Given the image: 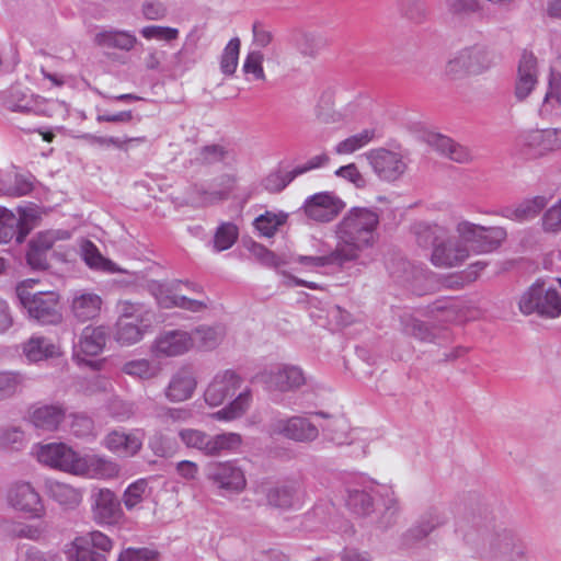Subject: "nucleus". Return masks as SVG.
Instances as JSON below:
<instances>
[{
	"mask_svg": "<svg viewBox=\"0 0 561 561\" xmlns=\"http://www.w3.org/2000/svg\"><path fill=\"white\" fill-rule=\"evenodd\" d=\"M118 474L119 466L116 462L96 454H79L75 476L108 480L117 478Z\"/></svg>",
	"mask_w": 561,
	"mask_h": 561,
	"instance_id": "nucleus-20",
	"label": "nucleus"
},
{
	"mask_svg": "<svg viewBox=\"0 0 561 561\" xmlns=\"http://www.w3.org/2000/svg\"><path fill=\"white\" fill-rule=\"evenodd\" d=\"M375 138L376 129L365 128L336 142L333 147V151L337 156H351L367 147Z\"/></svg>",
	"mask_w": 561,
	"mask_h": 561,
	"instance_id": "nucleus-36",
	"label": "nucleus"
},
{
	"mask_svg": "<svg viewBox=\"0 0 561 561\" xmlns=\"http://www.w3.org/2000/svg\"><path fill=\"white\" fill-rule=\"evenodd\" d=\"M538 81V60L530 50H523L517 64L515 96L523 101L529 96Z\"/></svg>",
	"mask_w": 561,
	"mask_h": 561,
	"instance_id": "nucleus-22",
	"label": "nucleus"
},
{
	"mask_svg": "<svg viewBox=\"0 0 561 561\" xmlns=\"http://www.w3.org/2000/svg\"><path fill=\"white\" fill-rule=\"evenodd\" d=\"M151 489L147 479H138L129 484L123 494V503L128 511L138 507L144 500L149 497Z\"/></svg>",
	"mask_w": 561,
	"mask_h": 561,
	"instance_id": "nucleus-45",
	"label": "nucleus"
},
{
	"mask_svg": "<svg viewBox=\"0 0 561 561\" xmlns=\"http://www.w3.org/2000/svg\"><path fill=\"white\" fill-rule=\"evenodd\" d=\"M243 379L234 370L218 371L204 391V400L209 407H219L241 388Z\"/></svg>",
	"mask_w": 561,
	"mask_h": 561,
	"instance_id": "nucleus-18",
	"label": "nucleus"
},
{
	"mask_svg": "<svg viewBox=\"0 0 561 561\" xmlns=\"http://www.w3.org/2000/svg\"><path fill=\"white\" fill-rule=\"evenodd\" d=\"M34 454L41 463L75 474L79 454L68 445L64 443L37 445Z\"/></svg>",
	"mask_w": 561,
	"mask_h": 561,
	"instance_id": "nucleus-16",
	"label": "nucleus"
},
{
	"mask_svg": "<svg viewBox=\"0 0 561 561\" xmlns=\"http://www.w3.org/2000/svg\"><path fill=\"white\" fill-rule=\"evenodd\" d=\"M194 347L192 334L184 330H169L159 333L150 345V354L157 359L178 357Z\"/></svg>",
	"mask_w": 561,
	"mask_h": 561,
	"instance_id": "nucleus-12",
	"label": "nucleus"
},
{
	"mask_svg": "<svg viewBox=\"0 0 561 561\" xmlns=\"http://www.w3.org/2000/svg\"><path fill=\"white\" fill-rule=\"evenodd\" d=\"M38 280L28 278L18 284L15 291L20 304L30 318L41 324H57L61 321L60 296L55 290H35Z\"/></svg>",
	"mask_w": 561,
	"mask_h": 561,
	"instance_id": "nucleus-3",
	"label": "nucleus"
},
{
	"mask_svg": "<svg viewBox=\"0 0 561 561\" xmlns=\"http://www.w3.org/2000/svg\"><path fill=\"white\" fill-rule=\"evenodd\" d=\"M65 419V411L59 405L36 407L31 413V422L44 431H55Z\"/></svg>",
	"mask_w": 561,
	"mask_h": 561,
	"instance_id": "nucleus-33",
	"label": "nucleus"
},
{
	"mask_svg": "<svg viewBox=\"0 0 561 561\" xmlns=\"http://www.w3.org/2000/svg\"><path fill=\"white\" fill-rule=\"evenodd\" d=\"M46 490L54 501L65 507H76L82 500V492L79 489L57 480H48Z\"/></svg>",
	"mask_w": 561,
	"mask_h": 561,
	"instance_id": "nucleus-34",
	"label": "nucleus"
},
{
	"mask_svg": "<svg viewBox=\"0 0 561 561\" xmlns=\"http://www.w3.org/2000/svg\"><path fill=\"white\" fill-rule=\"evenodd\" d=\"M179 438L182 444L207 457H218L237 453L242 443V436L234 432H225L210 435L205 431L186 427L179 431Z\"/></svg>",
	"mask_w": 561,
	"mask_h": 561,
	"instance_id": "nucleus-4",
	"label": "nucleus"
},
{
	"mask_svg": "<svg viewBox=\"0 0 561 561\" xmlns=\"http://www.w3.org/2000/svg\"><path fill=\"white\" fill-rule=\"evenodd\" d=\"M549 202L550 197L546 195L527 197L511 207H506L503 210V216L513 221H529L535 219Z\"/></svg>",
	"mask_w": 561,
	"mask_h": 561,
	"instance_id": "nucleus-29",
	"label": "nucleus"
},
{
	"mask_svg": "<svg viewBox=\"0 0 561 561\" xmlns=\"http://www.w3.org/2000/svg\"><path fill=\"white\" fill-rule=\"evenodd\" d=\"M92 513L96 523L102 525L116 524L123 517L121 503L108 489H100L93 495Z\"/></svg>",
	"mask_w": 561,
	"mask_h": 561,
	"instance_id": "nucleus-23",
	"label": "nucleus"
},
{
	"mask_svg": "<svg viewBox=\"0 0 561 561\" xmlns=\"http://www.w3.org/2000/svg\"><path fill=\"white\" fill-rule=\"evenodd\" d=\"M123 371L131 377L148 380L158 376L159 368L150 360L140 358L125 363L123 366Z\"/></svg>",
	"mask_w": 561,
	"mask_h": 561,
	"instance_id": "nucleus-50",
	"label": "nucleus"
},
{
	"mask_svg": "<svg viewBox=\"0 0 561 561\" xmlns=\"http://www.w3.org/2000/svg\"><path fill=\"white\" fill-rule=\"evenodd\" d=\"M239 229L237 225L230 221L221 222L215 230L211 240V249L214 252H222L229 250L237 242Z\"/></svg>",
	"mask_w": 561,
	"mask_h": 561,
	"instance_id": "nucleus-43",
	"label": "nucleus"
},
{
	"mask_svg": "<svg viewBox=\"0 0 561 561\" xmlns=\"http://www.w3.org/2000/svg\"><path fill=\"white\" fill-rule=\"evenodd\" d=\"M145 434L141 430L131 432L113 431L104 439V446L112 453L124 457H133L142 447Z\"/></svg>",
	"mask_w": 561,
	"mask_h": 561,
	"instance_id": "nucleus-26",
	"label": "nucleus"
},
{
	"mask_svg": "<svg viewBox=\"0 0 561 561\" xmlns=\"http://www.w3.org/2000/svg\"><path fill=\"white\" fill-rule=\"evenodd\" d=\"M196 65L194 53L185 46L173 53L164 62V75L172 79L182 78Z\"/></svg>",
	"mask_w": 561,
	"mask_h": 561,
	"instance_id": "nucleus-35",
	"label": "nucleus"
},
{
	"mask_svg": "<svg viewBox=\"0 0 561 561\" xmlns=\"http://www.w3.org/2000/svg\"><path fill=\"white\" fill-rule=\"evenodd\" d=\"M197 386L195 370L190 366H181L171 374L163 394L171 403L185 402L194 397Z\"/></svg>",
	"mask_w": 561,
	"mask_h": 561,
	"instance_id": "nucleus-17",
	"label": "nucleus"
},
{
	"mask_svg": "<svg viewBox=\"0 0 561 561\" xmlns=\"http://www.w3.org/2000/svg\"><path fill=\"white\" fill-rule=\"evenodd\" d=\"M18 217L19 234L18 242H23L26 234L37 225L41 219V211L35 206L20 207Z\"/></svg>",
	"mask_w": 561,
	"mask_h": 561,
	"instance_id": "nucleus-49",
	"label": "nucleus"
},
{
	"mask_svg": "<svg viewBox=\"0 0 561 561\" xmlns=\"http://www.w3.org/2000/svg\"><path fill=\"white\" fill-rule=\"evenodd\" d=\"M455 231L465 238H469L470 245L476 247L478 253H489L496 250L507 237L503 227H484L469 220L458 221Z\"/></svg>",
	"mask_w": 561,
	"mask_h": 561,
	"instance_id": "nucleus-9",
	"label": "nucleus"
},
{
	"mask_svg": "<svg viewBox=\"0 0 561 561\" xmlns=\"http://www.w3.org/2000/svg\"><path fill=\"white\" fill-rule=\"evenodd\" d=\"M113 541L101 531H91L75 538L66 549L69 561H106Z\"/></svg>",
	"mask_w": 561,
	"mask_h": 561,
	"instance_id": "nucleus-6",
	"label": "nucleus"
},
{
	"mask_svg": "<svg viewBox=\"0 0 561 561\" xmlns=\"http://www.w3.org/2000/svg\"><path fill=\"white\" fill-rule=\"evenodd\" d=\"M443 523L444 518L436 510H434L422 516L413 531H415L416 537H425Z\"/></svg>",
	"mask_w": 561,
	"mask_h": 561,
	"instance_id": "nucleus-62",
	"label": "nucleus"
},
{
	"mask_svg": "<svg viewBox=\"0 0 561 561\" xmlns=\"http://www.w3.org/2000/svg\"><path fill=\"white\" fill-rule=\"evenodd\" d=\"M296 176V170L293 169L288 172H272L263 180V186L271 193L283 191Z\"/></svg>",
	"mask_w": 561,
	"mask_h": 561,
	"instance_id": "nucleus-57",
	"label": "nucleus"
},
{
	"mask_svg": "<svg viewBox=\"0 0 561 561\" xmlns=\"http://www.w3.org/2000/svg\"><path fill=\"white\" fill-rule=\"evenodd\" d=\"M288 219V214L285 211H265L254 219L255 229L263 237L271 238L273 237L278 228L283 226Z\"/></svg>",
	"mask_w": 561,
	"mask_h": 561,
	"instance_id": "nucleus-44",
	"label": "nucleus"
},
{
	"mask_svg": "<svg viewBox=\"0 0 561 561\" xmlns=\"http://www.w3.org/2000/svg\"><path fill=\"white\" fill-rule=\"evenodd\" d=\"M119 318L140 324H149L151 311L144 304L122 300L118 302Z\"/></svg>",
	"mask_w": 561,
	"mask_h": 561,
	"instance_id": "nucleus-46",
	"label": "nucleus"
},
{
	"mask_svg": "<svg viewBox=\"0 0 561 561\" xmlns=\"http://www.w3.org/2000/svg\"><path fill=\"white\" fill-rule=\"evenodd\" d=\"M503 541V552L499 561H529L522 542L511 535H505Z\"/></svg>",
	"mask_w": 561,
	"mask_h": 561,
	"instance_id": "nucleus-56",
	"label": "nucleus"
},
{
	"mask_svg": "<svg viewBox=\"0 0 561 561\" xmlns=\"http://www.w3.org/2000/svg\"><path fill=\"white\" fill-rule=\"evenodd\" d=\"M366 159L376 176L383 182L399 180L407 170L403 156L398 151L377 148L366 153Z\"/></svg>",
	"mask_w": 561,
	"mask_h": 561,
	"instance_id": "nucleus-10",
	"label": "nucleus"
},
{
	"mask_svg": "<svg viewBox=\"0 0 561 561\" xmlns=\"http://www.w3.org/2000/svg\"><path fill=\"white\" fill-rule=\"evenodd\" d=\"M346 204L335 193L323 191L308 196L301 210L311 220L317 222H329L335 219Z\"/></svg>",
	"mask_w": 561,
	"mask_h": 561,
	"instance_id": "nucleus-11",
	"label": "nucleus"
},
{
	"mask_svg": "<svg viewBox=\"0 0 561 561\" xmlns=\"http://www.w3.org/2000/svg\"><path fill=\"white\" fill-rule=\"evenodd\" d=\"M266 504L280 511L301 510L307 501V494L298 482H285L268 486L265 490Z\"/></svg>",
	"mask_w": 561,
	"mask_h": 561,
	"instance_id": "nucleus-15",
	"label": "nucleus"
},
{
	"mask_svg": "<svg viewBox=\"0 0 561 561\" xmlns=\"http://www.w3.org/2000/svg\"><path fill=\"white\" fill-rule=\"evenodd\" d=\"M71 233L65 229H49L38 232L31 241L33 247L46 252L50 250L57 242L70 239Z\"/></svg>",
	"mask_w": 561,
	"mask_h": 561,
	"instance_id": "nucleus-52",
	"label": "nucleus"
},
{
	"mask_svg": "<svg viewBox=\"0 0 561 561\" xmlns=\"http://www.w3.org/2000/svg\"><path fill=\"white\" fill-rule=\"evenodd\" d=\"M158 304L162 308L178 307L192 312H199L207 308L208 299L188 298L180 294H170L168 289L161 288L156 295Z\"/></svg>",
	"mask_w": 561,
	"mask_h": 561,
	"instance_id": "nucleus-32",
	"label": "nucleus"
},
{
	"mask_svg": "<svg viewBox=\"0 0 561 561\" xmlns=\"http://www.w3.org/2000/svg\"><path fill=\"white\" fill-rule=\"evenodd\" d=\"M194 346L198 350L210 351L216 348L225 336V331L220 327H198L192 332Z\"/></svg>",
	"mask_w": 561,
	"mask_h": 561,
	"instance_id": "nucleus-39",
	"label": "nucleus"
},
{
	"mask_svg": "<svg viewBox=\"0 0 561 561\" xmlns=\"http://www.w3.org/2000/svg\"><path fill=\"white\" fill-rule=\"evenodd\" d=\"M149 324H140L125 319H118L114 337L122 345H131L139 342Z\"/></svg>",
	"mask_w": 561,
	"mask_h": 561,
	"instance_id": "nucleus-40",
	"label": "nucleus"
},
{
	"mask_svg": "<svg viewBox=\"0 0 561 561\" xmlns=\"http://www.w3.org/2000/svg\"><path fill=\"white\" fill-rule=\"evenodd\" d=\"M24 385V377L19 371H0V401L9 399L20 392Z\"/></svg>",
	"mask_w": 561,
	"mask_h": 561,
	"instance_id": "nucleus-51",
	"label": "nucleus"
},
{
	"mask_svg": "<svg viewBox=\"0 0 561 561\" xmlns=\"http://www.w3.org/2000/svg\"><path fill=\"white\" fill-rule=\"evenodd\" d=\"M439 228L436 225L425 222L416 224L414 232L420 242H426L433 238V249L431 253V263L439 268H454L461 266L467 262L473 250L469 238L462 237L459 232L456 236L445 240H439L436 236Z\"/></svg>",
	"mask_w": 561,
	"mask_h": 561,
	"instance_id": "nucleus-2",
	"label": "nucleus"
},
{
	"mask_svg": "<svg viewBox=\"0 0 561 561\" xmlns=\"http://www.w3.org/2000/svg\"><path fill=\"white\" fill-rule=\"evenodd\" d=\"M489 66L486 54L479 48H467L455 54L445 66V75L451 79L477 73Z\"/></svg>",
	"mask_w": 561,
	"mask_h": 561,
	"instance_id": "nucleus-19",
	"label": "nucleus"
},
{
	"mask_svg": "<svg viewBox=\"0 0 561 561\" xmlns=\"http://www.w3.org/2000/svg\"><path fill=\"white\" fill-rule=\"evenodd\" d=\"M18 234V217L12 210L0 206V243H8Z\"/></svg>",
	"mask_w": 561,
	"mask_h": 561,
	"instance_id": "nucleus-53",
	"label": "nucleus"
},
{
	"mask_svg": "<svg viewBox=\"0 0 561 561\" xmlns=\"http://www.w3.org/2000/svg\"><path fill=\"white\" fill-rule=\"evenodd\" d=\"M198 159L204 163H215L219 161H233L234 153L221 145H208L198 152Z\"/></svg>",
	"mask_w": 561,
	"mask_h": 561,
	"instance_id": "nucleus-54",
	"label": "nucleus"
},
{
	"mask_svg": "<svg viewBox=\"0 0 561 561\" xmlns=\"http://www.w3.org/2000/svg\"><path fill=\"white\" fill-rule=\"evenodd\" d=\"M159 553L149 548H127L123 550L117 561H158Z\"/></svg>",
	"mask_w": 561,
	"mask_h": 561,
	"instance_id": "nucleus-63",
	"label": "nucleus"
},
{
	"mask_svg": "<svg viewBox=\"0 0 561 561\" xmlns=\"http://www.w3.org/2000/svg\"><path fill=\"white\" fill-rule=\"evenodd\" d=\"M251 399L250 390L241 391L232 402L215 412L213 417L226 422L239 419L248 411Z\"/></svg>",
	"mask_w": 561,
	"mask_h": 561,
	"instance_id": "nucleus-42",
	"label": "nucleus"
},
{
	"mask_svg": "<svg viewBox=\"0 0 561 561\" xmlns=\"http://www.w3.org/2000/svg\"><path fill=\"white\" fill-rule=\"evenodd\" d=\"M541 228L547 233L561 231V198L546 210L541 217Z\"/></svg>",
	"mask_w": 561,
	"mask_h": 561,
	"instance_id": "nucleus-61",
	"label": "nucleus"
},
{
	"mask_svg": "<svg viewBox=\"0 0 561 561\" xmlns=\"http://www.w3.org/2000/svg\"><path fill=\"white\" fill-rule=\"evenodd\" d=\"M426 142L438 153L458 163H468L472 161V152L465 146L455 142L447 136L430 133L426 135Z\"/></svg>",
	"mask_w": 561,
	"mask_h": 561,
	"instance_id": "nucleus-28",
	"label": "nucleus"
},
{
	"mask_svg": "<svg viewBox=\"0 0 561 561\" xmlns=\"http://www.w3.org/2000/svg\"><path fill=\"white\" fill-rule=\"evenodd\" d=\"M241 41L239 37H232L224 47L219 56V69L226 77H232L239 65V55Z\"/></svg>",
	"mask_w": 561,
	"mask_h": 561,
	"instance_id": "nucleus-41",
	"label": "nucleus"
},
{
	"mask_svg": "<svg viewBox=\"0 0 561 561\" xmlns=\"http://www.w3.org/2000/svg\"><path fill=\"white\" fill-rule=\"evenodd\" d=\"M80 251L81 257L90 268L107 273L121 272V268L111 260L105 259L91 241L83 240L80 244Z\"/></svg>",
	"mask_w": 561,
	"mask_h": 561,
	"instance_id": "nucleus-38",
	"label": "nucleus"
},
{
	"mask_svg": "<svg viewBox=\"0 0 561 561\" xmlns=\"http://www.w3.org/2000/svg\"><path fill=\"white\" fill-rule=\"evenodd\" d=\"M206 478L224 495H238L247 488L245 473L233 460L209 463Z\"/></svg>",
	"mask_w": 561,
	"mask_h": 561,
	"instance_id": "nucleus-7",
	"label": "nucleus"
},
{
	"mask_svg": "<svg viewBox=\"0 0 561 561\" xmlns=\"http://www.w3.org/2000/svg\"><path fill=\"white\" fill-rule=\"evenodd\" d=\"M270 431L274 435H279L297 443H311L319 437L318 426L309 417L301 415L274 420Z\"/></svg>",
	"mask_w": 561,
	"mask_h": 561,
	"instance_id": "nucleus-13",
	"label": "nucleus"
},
{
	"mask_svg": "<svg viewBox=\"0 0 561 561\" xmlns=\"http://www.w3.org/2000/svg\"><path fill=\"white\" fill-rule=\"evenodd\" d=\"M7 501L12 508L32 518H41L45 513L42 499L30 482L12 483L7 492Z\"/></svg>",
	"mask_w": 561,
	"mask_h": 561,
	"instance_id": "nucleus-14",
	"label": "nucleus"
},
{
	"mask_svg": "<svg viewBox=\"0 0 561 561\" xmlns=\"http://www.w3.org/2000/svg\"><path fill=\"white\" fill-rule=\"evenodd\" d=\"M103 299L100 295L88 291L78 290L73 294L70 302V312L79 322L93 320L101 314Z\"/></svg>",
	"mask_w": 561,
	"mask_h": 561,
	"instance_id": "nucleus-27",
	"label": "nucleus"
},
{
	"mask_svg": "<svg viewBox=\"0 0 561 561\" xmlns=\"http://www.w3.org/2000/svg\"><path fill=\"white\" fill-rule=\"evenodd\" d=\"M82 138L87 139L91 144L99 145L101 147H114L119 150H128L130 145L133 144H142L146 141V137H113V136H94V135H83Z\"/></svg>",
	"mask_w": 561,
	"mask_h": 561,
	"instance_id": "nucleus-47",
	"label": "nucleus"
},
{
	"mask_svg": "<svg viewBox=\"0 0 561 561\" xmlns=\"http://www.w3.org/2000/svg\"><path fill=\"white\" fill-rule=\"evenodd\" d=\"M266 385L282 392L293 391L306 383L302 369L294 365H283L264 375Z\"/></svg>",
	"mask_w": 561,
	"mask_h": 561,
	"instance_id": "nucleus-25",
	"label": "nucleus"
},
{
	"mask_svg": "<svg viewBox=\"0 0 561 561\" xmlns=\"http://www.w3.org/2000/svg\"><path fill=\"white\" fill-rule=\"evenodd\" d=\"M140 34L148 41L173 42L179 37V30L163 25H147L140 30Z\"/></svg>",
	"mask_w": 561,
	"mask_h": 561,
	"instance_id": "nucleus-55",
	"label": "nucleus"
},
{
	"mask_svg": "<svg viewBox=\"0 0 561 561\" xmlns=\"http://www.w3.org/2000/svg\"><path fill=\"white\" fill-rule=\"evenodd\" d=\"M23 354L31 363H37L61 356L58 344L44 336H32L23 344Z\"/></svg>",
	"mask_w": 561,
	"mask_h": 561,
	"instance_id": "nucleus-30",
	"label": "nucleus"
},
{
	"mask_svg": "<svg viewBox=\"0 0 561 561\" xmlns=\"http://www.w3.org/2000/svg\"><path fill=\"white\" fill-rule=\"evenodd\" d=\"M274 43V32L271 27L255 21L252 24V49L268 48Z\"/></svg>",
	"mask_w": 561,
	"mask_h": 561,
	"instance_id": "nucleus-59",
	"label": "nucleus"
},
{
	"mask_svg": "<svg viewBox=\"0 0 561 561\" xmlns=\"http://www.w3.org/2000/svg\"><path fill=\"white\" fill-rule=\"evenodd\" d=\"M378 225V214L369 208L353 207L346 213L335 228V249L346 263L357 262L374 245Z\"/></svg>",
	"mask_w": 561,
	"mask_h": 561,
	"instance_id": "nucleus-1",
	"label": "nucleus"
},
{
	"mask_svg": "<svg viewBox=\"0 0 561 561\" xmlns=\"http://www.w3.org/2000/svg\"><path fill=\"white\" fill-rule=\"evenodd\" d=\"M522 152L531 159L548 157L561 150V128H535L519 136Z\"/></svg>",
	"mask_w": 561,
	"mask_h": 561,
	"instance_id": "nucleus-8",
	"label": "nucleus"
},
{
	"mask_svg": "<svg viewBox=\"0 0 561 561\" xmlns=\"http://www.w3.org/2000/svg\"><path fill=\"white\" fill-rule=\"evenodd\" d=\"M519 310L524 314L537 312L548 318L561 314V296L545 280H536L519 298Z\"/></svg>",
	"mask_w": 561,
	"mask_h": 561,
	"instance_id": "nucleus-5",
	"label": "nucleus"
},
{
	"mask_svg": "<svg viewBox=\"0 0 561 561\" xmlns=\"http://www.w3.org/2000/svg\"><path fill=\"white\" fill-rule=\"evenodd\" d=\"M290 263L295 264L294 270L299 273H319L328 266L343 267L347 264L335 248L327 253L294 255Z\"/></svg>",
	"mask_w": 561,
	"mask_h": 561,
	"instance_id": "nucleus-24",
	"label": "nucleus"
},
{
	"mask_svg": "<svg viewBox=\"0 0 561 561\" xmlns=\"http://www.w3.org/2000/svg\"><path fill=\"white\" fill-rule=\"evenodd\" d=\"M94 43L102 48L129 51L136 46L137 38L128 31L104 30L95 34Z\"/></svg>",
	"mask_w": 561,
	"mask_h": 561,
	"instance_id": "nucleus-31",
	"label": "nucleus"
},
{
	"mask_svg": "<svg viewBox=\"0 0 561 561\" xmlns=\"http://www.w3.org/2000/svg\"><path fill=\"white\" fill-rule=\"evenodd\" d=\"M561 107V83L550 80L549 89L542 103V111L550 113Z\"/></svg>",
	"mask_w": 561,
	"mask_h": 561,
	"instance_id": "nucleus-64",
	"label": "nucleus"
},
{
	"mask_svg": "<svg viewBox=\"0 0 561 561\" xmlns=\"http://www.w3.org/2000/svg\"><path fill=\"white\" fill-rule=\"evenodd\" d=\"M34 188L32 176L10 173L0 179V196L21 197Z\"/></svg>",
	"mask_w": 561,
	"mask_h": 561,
	"instance_id": "nucleus-37",
	"label": "nucleus"
},
{
	"mask_svg": "<svg viewBox=\"0 0 561 561\" xmlns=\"http://www.w3.org/2000/svg\"><path fill=\"white\" fill-rule=\"evenodd\" d=\"M317 117L325 124H348L356 118V106L348 104L332 113L318 112Z\"/></svg>",
	"mask_w": 561,
	"mask_h": 561,
	"instance_id": "nucleus-58",
	"label": "nucleus"
},
{
	"mask_svg": "<svg viewBox=\"0 0 561 561\" xmlns=\"http://www.w3.org/2000/svg\"><path fill=\"white\" fill-rule=\"evenodd\" d=\"M265 55L260 49H249L242 64V72L252 76L254 80L265 81L266 76L263 68Z\"/></svg>",
	"mask_w": 561,
	"mask_h": 561,
	"instance_id": "nucleus-48",
	"label": "nucleus"
},
{
	"mask_svg": "<svg viewBox=\"0 0 561 561\" xmlns=\"http://www.w3.org/2000/svg\"><path fill=\"white\" fill-rule=\"evenodd\" d=\"M347 505L357 514L366 515L373 507L371 496L362 490H351L347 496Z\"/></svg>",
	"mask_w": 561,
	"mask_h": 561,
	"instance_id": "nucleus-60",
	"label": "nucleus"
},
{
	"mask_svg": "<svg viewBox=\"0 0 561 561\" xmlns=\"http://www.w3.org/2000/svg\"><path fill=\"white\" fill-rule=\"evenodd\" d=\"M108 337L107 329L103 325H87L80 333L75 345L73 356L79 363H88L87 357L100 355Z\"/></svg>",
	"mask_w": 561,
	"mask_h": 561,
	"instance_id": "nucleus-21",
	"label": "nucleus"
}]
</instances>
